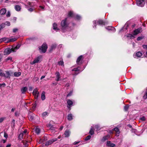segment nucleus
<instances>
[{"mask_svg": "<svg viewBox=\"0 0 147 147\" xmlns=\"http://www.w3.org/2000/svg\"><path fill=\"white\" fill-rule=\"evenodd\" d=\"M67 18L62 20L61 23L60 29L63 32H65L68 28L69 23L67 22Z\"/></svg>", "mask_w": 147, "mask_h": 147, "instance_id": "1", "label": "nucleus"}, {"mask_svg": "<svg viewBox=\"0 0 147 147\" xmlns=\"http://www.w3.org/2000/svg\"><path fill=\"white\" fill-rule=\"evenodd\" d=\"M20 46V44H18L15 47H13L11 49L8 48L4 50V53L6 54L9 55L11 52H15L18 49Z\"/></svg>", "mask_w": 147, "mask_h": 147, "instance_id": "2", "label": "nucleus"}, {"mask_svg": "<svg viewBox=\"0 0 147 147\" xmlns=\"http://www.w3.org/2000/svg\"><path fill=\"white\" fill-rule=\"evenodd\" d=\"M11 74H12L11 72L9 71H5L2 73L1 70H0V76L1 77H4L6 78H10Z\"/></svg>", "mask_w": 147, "mask_h": 147, "instance_id": "3", "label": "nucleus"}, {"mask_svg": "<svg viewBox=\"0 0 147 147\" xmlns=\"http://www.w3.org/2000/svg\"><path fill=\"white\" fill-rule=\"evenodd\" d=\"M68 17L74 18L75 19L78 20H80L81 18V17L80 16L74 13L73 11H71L69 12L68 14Z\"/></svg>", "mask_w": 147, "mask_h": 147, "instance_id": "4", "label": "nucleus"}, {"mask_svg": "<svg viewBox=\"0 0 147 147\" xmlns=\"http://www.w3.org/2000/svg\"><path fill=\"white\" fill-rule=\"evenodd\" d=\"M97 22V24H98L100 25H104L105 24L107 23L103 21L102 20H99L98 21H94L93 22V23L94 24V25L93 26V27L94 28H96V23Z\"/></svg>", "mask_w": 147, "mask_h": 147, "instance_id": "5", "label": "nucleus"}, {"mask_svg": "<svg viewBox=\"0 0 147 147\" xmlns=\"http://www.w3.org/2000/svg\"><path fill=\"white\" fill-rule=\"evenodd\" d=\"M47 48V45L46 43H43L42 46L39 47L40 51L44 53L46 52Z\"/></svg>", "mask_w": 147, "mask_h": 147, "instance_id": "6", "label": "nucleus"}, {"mask_svg": "<svg viewBox=\"0 0 147 147\" xmlns=\"http://www.w3.org/2000/svg\"><path fill=\"white\" fill-rule=\"evenodd\" d=\"M28 6L26 5V8H28L29 7H31L28 9V11L30 12L33 11L34 9L33 7L34 3L32 2H29L28 3Z\"/></svg>", "mask_w": 147, "mask_h": 147, "instance_id": "7", "label": "nucleus"}, {"mask_svg": "<svg viewBox=\"0 0 147 147\" xmlns=\"http://www.w3.org/2000/svg\"><path fill=\"white\" fill-rule=\"evenodd\" d=\"M145 3V0H137L136 4L137 5L139 6L143 7Z\"/></svg>", "mask_w": 147, "mask_h": 147, "instance_id": "8", "label": "nucleus"}, {"mask_svg": "<svg viewBox=\"0 0 147 147\" xmlns=\"http://www.w3.org/2000/svg\"><path fill=\"white\" fill-rule=\"evenodd\" d=\"M57 139L56 138L50 140L45 143V146H47L49 145H51L54 142L57 141Z\"/></svg>", "mask_w": 147, "mask_h": 147, "instance_id": "9", "label": "nucleus"}, {"mask_svg": "<svg viewBox=\"0 0 147 147\" xmlns=\"http://www.w3.org/2000/svg\"><path fill=\"white\" fill-rule=\"evenodd\" d=\"M41 59V57L40 56H38L31 63V64L32 65H33L35 63H38L40 61Z\"/></svg>", "mask_w": 147, "mask_h": 147, "instance_id": "10", "label": "nucleus"}, {"mask_svg": "<svg viewBox=\"0 0 147 147\" xmlns=\"http://www.w3.org/2000/svg\"><path fill=\"white\" fill-rule=\"evenodd\" d=\"M33 94L35 98H37L38 95L39 94V92L38 91V89L36 88L34 90L33 92Z\"/></svg>", "mask_w": 147, "mask_h": 147, "instance_id": "11", "label": "nucleus"}, {"mask_svg": "<svg viewBox=\"0 0 147 147\" xmlns=\"http://www.w3.org/2000/svg\"><path fill=\"white\" fill-rule=\"evenodd\" d=\"M142 28H139L135 30L133 34L134 35H136L142 32Z\"/></svg>", "mask_w": 147, "mask_h": 147, "instance_id": "12", "label": "nucleus"}, {"mask_svg": "<svg viewBox=\"0 0 147 147\" xmlns=\"http://www.w3.org/2000/svg\"><path fill=\"white\" fill-rule=\"evenodd\" d=\"M80 67H78L77 68H74L72 71H74L75 72L74 73H73L72 74L73 75H76L78 74V73H77L76 71H80Z\"/></svg>", "mask_w": 147, "mask_h": 147, "instance_id": "13", "label": "nucleus"}, {"mask_svg": "<svg viewBox=\"0 0 147 147\" xmlns=\"http://www.w3.org/2000/svg\"><path fill=\"white\" fill-rule=\"evenodd\" d=\"M82 56H80L78 58L77 60V61H76L78 65H80V64H81L82 63Z\"/></svg>", "mask_w": 147, "mask_h": 147, "instance_id": "14", "label": "nucleus"}, {"mask_svg": "<svg viewBox=\"0 0 147 147\" xmlns=\"http://www.w3.org/2000/svg\"><path fill=\"white\" fill-rule=\"evenodd\" d=\"M107 145L109 147H114L115 146V144L112 143L110 141H107Z\"/></svg>", "mask_w": 147, "mask_h": 147, "instance_id": "15", "label": "nucleus"}, {"mask_svg": "<svg viewBox=\"0 0 147 147\" xmlns=\"http://www.w3.org/2000/svg\"><path fill=\"white\" fill-rule=\"evenodd\" d=\"M53 30H55L57 32L58 31L60 30L59 28H57V24L56 23H53Z\"/></svg>", "mask_w": 147, "mask_h": 147, "instance_id": "16", "label": "nucleus"}, {"mask_svg": "<svg viewBox=\"0 0 147 147\" xmlns=\"http://www.w3.org/2000/svg\"><path fill=\"white\" fill-rule=\"evenodd\" d=\"M55 75L56 76V80L57 81H58L60 80V75L59 73V72L57 71L56 72Z\"/></svg>", "mask_w": 147, "mask_h": 147, "instance_id": "17", "label": "nucleus"}, {"mask_svg": "<svg viewBox=\"0 0 147 147\" xmlns=\"http://www.w3.org/2000/svg\"><path fill=\"white\" fill-rule=\"evenodd\" d=\"M57 46V45L56 44H52L50 49L49 52H51L53 50L55 49Z\"/></svg>", "mask_w": 147, "mask_h": 147, "instance_id": "18", "label": "nucleus"}, {"mask_svg": "<svg viewBox=\"0 0 147 147\" xmlns=\"http://www.w3.org/2000/svg\"><path fill=\"white\" fill-rule=\"evenodd\" d=\"M28 89L26 87H23L21 89V91L22 94H24L27 90Z\"/></svg>", "mask_w": 147, "mask_h": 147, "instance_id": "19", "label": "nucleus"}, {"mask_svg": "<svg viewBox=\"0 0 147 147\" xmlns=\"http://www.w3.org/2000/svg\"><path fill=\"white\" fill-rule=\"evenodd\" d=\"M113 130L116 132V135L117 136H118L119 135V131L118 127H116L115 128L113 129Z\"/></svg>", "mask_w": 147, "mask_h": 147, "instance_id": "20", "label": "nucleus"}, {"mask_svg": "<svg viewBox=\"0 0 147 147\" xmlns=\"http://www.w3.org/2000/svg\"><path fill=\"white\" fill-rule=\"evenodd\" d=\"M6 12V9L5 8H3L0 10V14L2 15H4Z\"/></svg>", "mask_w": 147, "mask_h": 147, "instance_id": "21", "label": "nucleus"}, {"mask_svg": "<svg viewBox=\"0 0 147 147\" xmlns=\"http://www.w3.org/2000/svg\"><path fill=\"white\" fill-rule=\"evenodd\" d=\"M70 132L69 130H66L64 133L65 137H69L70 135Z\"/></svg>", "mask_w": 147, "mask_h": 147, "instance_id": "22", "label": "nucleus"}, {"mask_svg": "<svg viewBox=\"0 0 147 147\" xmlns=\"http://www.w3.org/2000/svg\"><path fill=\"white\" fill-rule=\"evenodd\" d=\"M106 28L108 30H113L115 32V29L113 27L111 26H108L106 27Z\"/></svg>", "mask_w": 147, "mask_h": 147, "instance_id": "23", "label": "nucleus"}, {"mask_svg": "<svg viewBox=\"0 0 147 147\" xmlns=\"http://www.w3.org/2000/svg\"><path fill=\"white\" fill-rule=\"evenodd\" d=\"M17 38H12L9 39H9H8V40L7 41V42H6V43H9V42H14V41H16L17 40Z\"/></svg>", "mask_w": 147, "mask_h": 147, "instance_id": "24", "label": "nucleus"}, {"mask_svg": "<svg viewBox=\"0 0 147 147\" xmlns=\"http://www.w3.org/2000/svg\"><path fill=\"white\" fill-rule=\"evenodd\" d=\"M15 9L16 11H20L21 9V7L19 5H16L15 7Z\"/></svg>", "mask_w": 147, "mask_h": 147, "instance_id": "25", "label": "nucleus"}, {"mask_svg": "<svg viewBox=\"0 0 147 147\" xmlns=\"http://www.w3.org/2000/svg\"><path fill=\"white\" fill-rule=\"evenodd\" d=\"M41 98L42 100H44L45 99V92L43 91L41 94Z\"/></svg>", "mask_w": 147, "mask_h": 147, "instance_id": "26", "label": "nucleus"}, {"mask_svg": "<svg viewBox=\"0 0 147 147\" xmlns=\"http://www.w3.org/2000/svg\"><path fill=\"white\" fill-rule=\"evenodd\" d=\"M67 119L69 121H71L73 119L72 115L71 114H69L68 115Z\"/></svg>", "mask_w": 147, "mask_h": 147, "instance_id": "27", "label": "nucleus"}, {"mask_svg": "<svg viewBox=\"0 0 147 147\" xmlns=\"http://www.w3.org/2000/svg\"><path fill=\"white\" fill-rule=\"evenodd\" d=\"M67 103L69 106H71L73 105V102L71 100L68 99L67 100Z\"/></svg>", "mask_w": 147, "mask_h": 147, "instance_id": "28", "label": "nucleus"}, {"mask_svg": "<svg viewBox=\"0 0 147 147\" xmlns=\"http://www.w3.org/2000/svg\"><path fill=\"white\" fill-rule=\"evenodd\" d=\"M24 136V135L23 134V133H21L19 135V138L20 140H22V139H23V137Z\"/></svg>", "mask_w": 147, "mask_h": 147, "instance_id": "29", "label": "nucleus"}, {"mask_svg": "<svg viewBox=\"0 0 147 147\" xmlns=\"http://www.w3.org/2000/svg\"><path fill=\"white\" fill-rule=\"evenodd\" d=\"M34 131L37 134H38L40 132V129L38 127H36L34 130Z\"/></svg>", "mask_w": 147, "mask_h": 147, "instance_id": "30", "label": "nucleus"}, {"mask_svg": "<svg viewBox=\"0 0 147 147\" xmlns=\"http://www.w3.org/2000/svg\"><path fill=\"white\" fill-rule=\"evenodd\" d=\"M110 137V136L109 135H107V136H105L103 137L102 139V140L103 141H105L106 140L108 139Z\"/></svg>", "mask_w": 147, "mask_h": 147, "instance_id": "31", "label": "nucleus"}, {"mask_svg": "<svg viewBox=\"0 0 147 147\" xmlns=\"http://www.w3.org/2000/svg\"><path fill=\"white\" fill-rule=\"evenodd\" d=\"M21 75L20 72H15L14 74V76L16 77H19Z\"/></svg>", "mask_w": 147, "mask_h": 147, "instance_id": "32", "label": "nucleus"}, {"mask_svg": "<svg viewBox=\"0 0 147 147\" xmlns=\"http://www.w3.org/2000/svg\"><path fill=\"white\" fill-rule=\"evenodd\" d=\"M5 27V23H2L0 25V30H1L2 29H3Z\"/></svg>", "mask_w": 147, "mask_h": 147, "instance_id": "33", "label": "nucleus"}, {"mask_svg": "<svg viewBox=\"0 0 147 147\" xmlns=\"http://www.w3.org/2000/svg\"><path fill=\"white\" fill-rule=\"evenodd\" d=\"M127 36L128 37L130 38L131 39H134L135 38V37H134V35H132V34H128L127 35Z\"/></svg>", "mask_w": 147, "mask_h": 147, "instance_id": "34", "label": "nucleus"}, {"mask_svg": "<svg viewBox=\"0 0 147 147\" xmlns=\"http://www.w3.org/2000/svg\"><path fill=\"white\" fill-rule=\"evenodd\" d=\"M48 113L47 112H45L42 114V116L43 117H45L47 115Z\"/></svg>", "mask_w": 147, "mask_h": 147, "instance_id": "35", "label": "nucleus"}, {"mask_svg": "<svg viewBox=\"0 0 147 147\" xmlns=\"http://www.w3.org/2000/svg\"><path fill=\"white\" fill-rule=\"evenodd\" d=\"M28 118L30 121H32L34 117L30 115L28 116Z\"/></svg>", "mask_w": 147, "mask_h": 147, "instance_id": "36", "label": "nucleus"}, {"mask_svg": "<svg viewBox=\"0 0 147 147\" xmlns=\"http://www.w3.org/2000/svg\"><path fill=\"white\" fill-rule=\"evenodd\" d=\"M90 138L91 136L90 135H88L86 137L84 140L85 141H87L90 140Z\"/></svg>", "mask_w": 147, "mask_h": 147, "instance_id": "37", "label": "nucleus"}, {"mask_svg": "<svg viewBox=\"0 0 147 147\" xmlns=\"http://www.w3.org/2000/svg\"><path fill=\"white\" fill-rule=\"evenodd\" d=\"M89 133L91 135H92L94 134V131L92 128L89 131Z\"/></svg>", "mask_w": 147, "mask_h": 147, "instance_id": "38", "label": "nucleus"}, {"mask_svg": "<svg viewBox=\"0 0 147 147\" xmlns=\"http://www.w3.org/2000/svg\"><path fill=\"white\" fill-rule=\"evenodd\" d=\"M3 41L4 42H5V43H6V42H7V40H8L9 39V38L6 37H3Z\"/></svg>", "mask_w": 147, "mask_h": 147, "instance_id": "39", "label": "nucleus"}, {"mask_svg": "<svg viewBox=\"0 0 147 147\" xmlns=\"http://www.w3.org/2000/svg\"><path fill=\"white\" fill-rule=\"evenodd\" d=\"M5 24V26L6 25L7 26H9L10 25V22L8 21L6 22Z\"/></svg>", "mask_w": 147, "mask_h": 147, "instance_id": "40", "label": "nucleus"}, {"mask_svg": "<svg viewBox=\"0 0 147 147\" xmlns=\"http://www.w3.org/2000/svg\"><path fill=\"white\" fill-rule=\"evenodd\" d=\"M12 60V58L10 57H7L6 59V61H11Z\"/></svg>", "mask_w": 147, "mask_h": 147, "instance_id": "41", "label": "nucleus"}, {"mask_svg": "<svg viewBox=\"0 0 147 147\" xmlns=\"http://www.w3.org/2000/svg\"><path fill=\"white\" fill-rule=\"evenodd\" d=\"M142 56H134V58L136 59H138L140 58H142L143 57H142Z\"/></svg>", "mask_w": 147, "mask_h": 147, "instance_id": "42", "label": "nucleus"}, {"mask_svg": "<svg viewBox=\"0 0 147 147\" xmlns=\"http://www.w3.org/2000/svg\"><path fill=\"white\" fill-rule=\"evenodd\" d=\"M143 38V37H142V36H139L138 37L137 40L138 41H139V40H141Z\"/></svg>", "mask_w": 147, "mask_h": 147, "instance_id": "43", "label": "nucleus"}, {"mask_svg": "<svg viewBox=\"0 0 147 147\" xmlns=\"http://www.w3.org/2000/svg\"><path fill=\"white\" fill-rule=\"evenodd\" d=\"M15 120H14V119L12 120L11 121V125L12 126H13V127L14 126L15 124Z\"/></svg>", "mask_w": 147, "mask_h": 147, "instance_id": "44", "label": "nucleus"}, {"mask_svg": "<svg viewBox=\"0 0 147 147\" xmlns=\"http://www.w3.org/2000/svg\"><path fill=\"white\" fill-rule=\"evenodd\" d=\"M58 63L59 65H63V62L62 61H59V62Z\"/></svg>", "mask_w": 147, "mask_h": 147, "instance_id": "45", "label": "nucleus"}, {"mask_svg": "<svg viewBox=\"0 0 147 147\" xmlns=\"http://www.w3.org/2000/svg\"><path fill=\"white\" fill-rule=\"evenodd\" d=\"M22 133H23V134L24 135V136L25 137L27 134V131L26 130H25L23 132H22Z\"/></svg>", "mask_w": 147, "mask_h": 147, "instance_id": "46", "label": "nucleus"}, {"mask_svg": "<svg viewBox=\"0 0 147 147\" xmlns=\"http://www.w3.org/2000/svg\"><path fill=\"white\" fill-rule=\"evenodd\" d=\"M6 16L7 17H9L10 16V13L9 11H8L6 13Z\"/></svg>", "mask_w": 147, "mask_h": 147, "instance_id": "47", "label": "nucleus"}, {"mask_svg": "<svg viewBox=\"0 0 147 147\" xmlns=\"http://www.w3.org/2000/svg\"><path fill=\"white\" fill-rule=\"evenodd\" d=\"M18 30V29L17 28H13V33H15L17 32Z\"/></svg>", "mask_w": 147, "mask_h": 147, "instance_id": "48", "label": "nucleus"}, {"mask_svg": "<svg viewBox=\"0 0 147 147\" xmlns=\"http://www.w3.org/2000/svg\"><path fill=\"white\" fill-rule=\"evenodd\" d=\"M129 106L126 105L124 107V110L125 111H127L128 110L129 108Z\"/></svg>", "mask_w": 147, "mask_h": 147, "instance_id": "49", "label": "nucleus"}, {"mask_svg": "<svg viewBox=\"0 0 147 147\" xmlns=\"http://www.w3.org/2000/svg\"><path fill=\"white\" fill-rule=\"evenodd\" d=\"M72 94V91H71L67 95V96L68 97L70 96Z\"/></svg>", "mask_w": 147, "mask_h": 147, "instance_id": "50", "label": "nucleus"}, {"mask_svg": "<svg viewBox=\"0 0 147 147\" xmlns=\"http://www.w3.org/2000/svg\"><path fill=\"white\" fill-rule=\"evenodd\" d=\"M142 55V54L141 52H138L136 53V55Z\"/></svg>", "mask_w": 147, "mask_h": 147, "instance_id": "51", "label": "nucleus"}, {"mask_svg": "<svg viewBox=\"0 0 147 147\" xmlns=\"http://www.w3.org/2000/svg\"><path fill=\"white\" fill-rule=\"evenodd\" d=\"M4 136L5 138H8V135L6 133L4 132Z\"/></svg>", "mask_w": 147, "mask_h": 147, "instance_id": "52", "label": "nucleus"}, {"mask_svg": "<svg viewBox=\"0 0 147 147\" xmlns=\"http://www.w3.org/2000/svg\"><path fill=\"white\" fill-rule=\"evenodd\" d=\"M95 127V128L97 129L98 130L100 129V126L98 125H96Z\"/></svg>", "mask_w": 147, "mask_h": 147, "instance_id": "53", "label": "nucleus"}, {"mask_svg": "<svg viewBox=\"0 0 147 147\" xmlns=\"http://www.w3.org/2000/svg\"><path fill=\"white\" fill-rule=\"evenodd\" d=\"M136 131H137V130L136 129H132L131 130V131L132 132H134V133H135L136 134Z\"/></svg>", "mask_w": 147, "mask_h": 147, "instance_id": "54", "label": "nucleus"}, {"mask_svg": "<svg viewBox=\"0 0 147 147\" xmlns=\"http://www.w3.org/2000/svg\"><path fill=\"white\" fill-rule=\"evenodd\" d=\"M4 119V118L1 117L0 118V123H1Z\"/></svg>", "mask_w": 147, "mask_h": 147, "instance_id": "55", "label": "nucleus"}, {"mask_svg": "<svg viewBox=\"0 0 147 147\" xmlns=\"http://www.w3.org/2000/svg\"><path fill=\"white\" fill-rule=\"evenodd\" d=\"M143 47L144 49H146L147 50V45H143Z\"/></svg>", "mask_w": 147, "mask_h": 147, "instance_id": "56", "label": "nucleus"}, {"mask_svg": "<svg viewBox=\"0 0 147 147\" xmlns=\"http://www.w3.org/2000/svg\"><path fill=\"white\" fill-rule=\"evenodd\" d=\"M140 119L143 121H144L145 120V118L143 116L142 117H141Z\"/></svg>", "mask_w": 147, "mask_h": 147, "instance_id": "57", "label": "nucleus"}, {"mask_svg": "<svg viewBox=\"0 0 147 147\" xmlns=\"http://www.w3.org/2000/svg\"><path fill=\"white\" fill-rule=\"evenodd\" d=\"M143 97L144 99L146 98H147V94H146L143 96Z\"/></svg>", "mask_w": 147, "mask_h": 147, "instance_id": "58", "label": "nucleus"}, {"mask_svg": "<svg viewBox=\"0 0 147 147\" xmlns=\"http://www.w3.org/2000/svg\"><path fill=\"white\" fill-rule=\"evenodd\" d=\"M52 125L50 124V123H49V124H48V125H47V126L48 127H51Z\"/></svg>", "mask_w": 147, "mask_h": 147, "instance_id": "59", "label": "nucleus"}, {"mask_svg": "<svg viewBox=\"0 0 147 147\" xmlns=\"http://www.w3.org/2000/svg\"><path fill=\"white\" fill-rule=\"evenodd\" d=\"M36 104H34V105L33 106L32 108L33 109H34L36 107Z\"/></svg>", "mask_w": 147, "mask_h": 147, "instance_id": "60", "label": "nucleus"}, {"mask_svg": "<svg viewBox=\"0 0 147 147\" xmlns=\"http://www.w3.org/2000/svg\"><path fill=\"white\" fill-rule=\"evenodd\" d=\"M39 7L40 8L42 9L43 10L44 9V7L41 6H39Z\"/></svg>", "mask_w": 147, "mask_h": 147, "instance_id": "61", "label": "nucleus"}, {"mask_svg": "<svg viewBox=\"0 0 147 147\" xmlns=\"http://www.w3.org/2000/svg\"><path fill=\"white\" fill-rule=\"evenodd\" d=\"M11 146V144H8L6 146V147H10Z\"/></svg>", "mask_w": 147, "mask_h": 147, "instance_id": "62", "label": "nucleus"}, {"mask_svg": "<svg viewBox=\"0 0 147 147\" xmlns=\"http://www.w3.org/2000/svg\"><path fill=\"white\" fill-rule=\"evenodd\" d=\"M45 77V76H42L41 77V78H40V79L41 80H42V79L43 78H44Z\"/></svg>", "mask_w": 147, "mask_h": 147, "instance_id": "63", "label": "nucleus"}, {"mask_svg": "<svg viewBox=\"0 0 147 147\" xmlns=\"http://www.w3.org/2000/svg\"><path fill=\"white\" fill-rule=\"evenodd\" d=\"M50 128L51 130H53L54 128V127H53V126H52L51 127H50Z\"/></svg>", "mask_w": 147, "mask_h": 147, "instance_id": "64", "label": "nucleus"}]
</instances>
